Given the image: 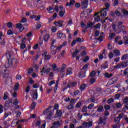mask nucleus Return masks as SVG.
I'll return each instance as SVG.
<instances>
[{"mask_svg":"<svg viewBox=\"0 0 128 128\" xmlns=\"http://www.w3.org/2000/svg\"><path fill=\"white\" fill-rule=\"evenodd\" d=\"M112 29L115 30V32H122V28H124V26H122V22H118V25H113L112 26Z\"/></svg>","mask_w":128,"mask_h":128,"instance_id":"f257e3e1","label":"nucleus"},{"mask_svg":"<svg viewBox=\"0 0 128 128\" xmlns=\"http://www.w3.org/2000/svg\"><path fill=\"white\" fill-rule=\"evenodd\" d=\"M62 48V46H58V47H56L54 46H51L50 51L52 54H56V50H60Z\"/></svg>","mask_w":128,"mask_h":128,"instance_id":"f03ea898","label":"nucleus"},{"mask_svg":"<svg viewBox=\"0 0 128 128\" xmlns=\"http://www.w3.org/2000/svg\"><path fill=\"white\" fill-rule=\"evenodd\" d=\"M98 124H102V126H106V116L100 117Z\"/></svg>","mask_w":128,"mask_h":128,"instance_id":"7ed1b4c3","label":"nucleus"},{"mask_svg":"<svg viewBox=\"0 0 128 128\" xmlns=\"http://www.w3.org/2000/svg\"><path fill=\"white\" fill-rule=\"evenodd\" d=\"M81 4L82 10H84L88 6V0H82Z\"/></svg>","mask_w":128,"mask_h":128,"instance_id":"20e7f679","label":"nucleus"},{"mask_svg":"<svg viewBox=\"0 0 128 128\" xmlns=\"http://www.w3.org/2000/svg\"><path fill=\"white\" fill-rule=\"evenodd\" d=\"M83 128H90L92 126V122L89 121L88 122H84L82 124Z\"/></svg>","mask_w":128,"mask_h":128,"instance_id":"39448f33","label":"nucleus"},{"mask_svg":"<svg viewBox=\"0 0 128 128\" xmlns=\"http://www.w3.org/2000/svg\"><path fill=\"white\" fill-rule=\"evenodd\" d=\"M6 56L8 60H10V58H12V56H13L14 52L12 50L10 51V50H8L6 53Z\"/></svg>","mask_w":128,"mask_h":128,"instance_id":"423d86ee","label":"nucleus"},{"mask_svg":"<svg viewBox=\"0 0 128 128\" xmlns=\"http://www.w3.org/2000/svg\"><path fill=\"white\" fill-rule=\"evenodd\" d=\"M1 72L4 78H8V70H6V68H4V69L2 68L1 70Z\"/></svg>","mask_w":128,"mask_h":128,"instance_id":"0eeeda50","label":"nucleus"},{"mask_svg":"<svg viewBox=\"0 0 128 128\" xmlns=\"http://www.w3.org/2000/svg\"><path fill=\"white\" fill-rule=\"evenodd\" d=\"M42 56L44 57L46 60H50V55L48 54V52L46 51L44 52L42 54Z\"/></svg>","mask_w":128,"mask_h":128,"instance_id":"6e6552de","label":"nucleus"},{"mask_svg":"<svg viewBox=\"0 0 128 128\" xmlns=\"http://www.w3.org/2000/svg\"><path fill=\"white\" fill-rule=\"evenodd\" d=\"M30 94L32 96L34 100H38V92L36 90H33L30 92Z\"/></svg>","mask_w":128,"mask_h":128,"instance_id":"1a4fd4ad","label":"nucleus"},{"mask_svg":"<svg viewBox=\"0 0 128 128\" xmlns=\"http://www.w3.org/2000/svg\"><path fill=\"white\" fill-rule=\"evenodd\" d=\"M106 8H104L100 10V14L102 18H106Z\"/></svg>","mask_w":128,"mask_h":128,"instance_id":"9d476101","label":"nucleus"},{"mask_svg":"<svg viewBox=\"0 0 128 128\" xmlns=\"http://www.w3.org/2000/svg\"><path fill=\"white\" fill-rule=\"evenodd\" d=\"M58 38H60L61 40H64L66 38V34L62 32H57Z\"/></svg>","mask_w":128,"mask_h":128,"instance_id":"9b49d317","label":"nucleus"},{"mask_svg":"<svg viewBox=\"0 0 128 128\" xmlns=\"http://www.w3.org/2000/svg\"><path fill=\"white\" fill-rule=\"evenodd\" d=\"M76 3L75 0H70V2H66V6H68V8H71L72 6L74 4Z\"/></svg>","mask_w":128,"mask_h":128,"instance_id":"f8f14e48","label":"nucleus"},{"mask_svg":"<svg viewBox=\"0 0 128 128\" xmlns=\"http://www.w3.org/2000/svg\"><path fill=\"white\" fill-rule=\"evenodd\" d=\"M52 114H54V110L48 111L46 118L48 120H50L52 118Z\"/></svg>","mask_w":128,"mask_h":128,"instance_id":"ddd939ff","label":"nucleus"},{"mask_svg":"<svg viewBox=\"0 0 128 128\" xmlns=\"http://www.w3.org/2000/svg\"><path fill=\"white\" fill-rule=\"evenodd\" d=\"M16 28H18L20 32H22L24 28V26H22V24L20 23L16 24Z\"/></svg>","mask_w":128,"mask_h":128,"instance_id":"4468645a","label":"nucleus"},{"mask_svg":"<svg viewBox=\"0 0 128 128\" xmlns=\"http://www.w3.org/2000/svg\"><path fill=\"white\" fill-rule=\"evenodd\" d=\"M5 66L6 68H10L12 66V62H10L9 59H8V62H6Z\"/></svg>","mask_w":128,"mask_h":128,"instance_id":"2eb2a0df","label":"nucleus"},{"mask_svg":"<svg viewBox=\"0 0 128 128\" xmlns=\"http://www.w3.org/2000/svg\"><path fill=\"white\" fill-rule=\"evenodd\" d=\"M104 111V106H98L96 110V112H103Z\"/></svg>","mask_w":128,"mask_h":128,"instance_id":"dca6fc26","label":"nucleus"},{"mask_svg":"<svg viewBox=\"0 0 128 128\" xmlns=\"http://www.w3.org/2000/svg\"><path fill=\"white\" fill-rule=\"evenodd\" d=\"M54 24L56 26H62V24H64V22L62 20H60L58 22H55Z\"/></svg>","mask_w":128,"mask_h":128,"instance_id":"f3484780","label":"nucleus"},{"mask_svg":"<svg viewBox=\"0 0 128 128\" xmlns=\"http://www.w3.org/2000/svg\"><path fill=\"white\" fill-rule=\"evenodd\" d=\"M64 14H66V11L64 8H62L59 12V16H61V18H62V16H64Z\"/></svg>","mask_w":128,"mask_h":128,"instance_id":"a211bd4d","label":"nucleus"},{"mask_svg":"<svg viewBox=\"0 0 128 128\" xmlns=\"http://www.w3.org/2000/svg\"><path fill=\"white\" fill-rule=\"evenodd\" d=\"M116 82H118V78H114L110 80L109 83L110 84H116Z\"/></svg>","mask_w":128,"mask_h":128,"instance_id":"6ab92c4d","label":"nucleus"},{"mask_svg":"<svg viewBox=\"0 0 128 128\" xmlns=\"http://www.w3.org/2000/svg\"><path fill=\"white\" fill-rule=\"evenodd\" d=\"M70 74H72V70L71 68H67L66 71V76H70Z\"/></svg>","mask_w":128,"mask_h":128,"instance_id":"aec40b11","label":"nucleus"},{"mask_svg":"<svg viewBox=\"0 0 128 128\" xmlns=\"http://www.w3.org/2000/svg\"><path fill=\"white\" fill-rule=\"evenodd\" d=\"M53 126H54L56 128H60V121L57 120L53 122Z\"/></svg>","mask_w":128,"mask_h":128,"instance_id":"412c9836","label":"nucleus"},{"mask_svg":"<svg viewBox=\"0 0 128 128\" xmlns=\"http://www.w3.org/2000/svg\"><path fill=\"white\" fill-rule=\"evenodd\" d=\"M76 86V82H73L72 83H69L67 85V86L66 87V88H70V86L74 87V86Z\"/></svg>","mask_w":128,"mask_h":128,"instance_id":"4be33fe9","label":"nucleus"},{"mask_svg":"<svg viewBox=\"0 0 128 128\" xmlns=\"http://www.w3.org/2000/svg\"><path fill=\"white\" fill-rule=\"evenodd\" d=\"M102 68L103 70H106V68H108V62H104L101 65Z\"/></svg>","mask_w":128,"mask_h":128,"instance_id":"5701e85b","label":"nucleus"},{"mask_svg":"<svg viewBox=\"0 0 128 128\" xmlns=\"http://www.w3.org/2000/svg\"><path fill=\"white\" fill-rule=\"evenodd\" d=\"M62 114V111L60 110H58L56 114H55V118H60V116H61Z\"/></svg>","mask_w":128,"mask_h":128,"instance_id":"b1692460","label":"nucleus"},{"mask_svg":"<svg viewBox=\"0 0 128 128\" xmlns=\"http://www.w3.org/2000/svg\"><path fill=\"white\" fill-rule=\"evenodd\" d=\"M86 76V72L85 71H81L79 74V78H83Z\"/></svg>","mask_w":128,"mask_h":128,"instance_id":"393cba45","label":"nucleus"},{"mask_svg":"<svg viewBox=\"0 0 128 128\" xmlns=\"http://www.w3.org/2000/svg\"><path fill=\"white\" fill-rule=\"evenodd\" d=\"M12 98L10 99L9 102L6 101L5 102V108H8V104H12Z\"/></svg>","mask_w":128,"mask_h":128,"instance_id":"a878e982","label":"nucleus"},{"mask_svg":"<svg viewBox=\"0 0 128 128\" xmlns=\"http://www.w3.org/2000/svg\"><path fill=\"white\" fill-rule=\"evenodd\" d=\"M58 82H60V80H58L56 82L55 86L54 88V92H56L58 90Z\"/></svg>","mask_w":128,"mask_h":128,"instance_id":"bb28decb","label":"nucleus"},{"mask_svg":"<svg viewBox=\"0 0 128 128\" xmlns=\"http://www.w3.org/2000/svg\"><path fill=\"white\" fill-rule=\"evenodd\" d=\"M52 69H50V68H48L46 69V68H44V67H43V70H44V74H48L50 73V72Z\"/></svg>","mask_w":128,"mask_h":128,"instance_id":"cd10ccee","label":"nucleus"},{"mask_svg":"<svg viewBox=\"0 0 128 128\" xmlns=\"http://www.w3.org/2000/svg\"><path fill=\"white\" fill-rule=\"evenodd\" d=\"M47 10L49 12L50 14H52L54 12V8H52V7L51 6H48L47 8Z\"/></svg>","mask_w":128,"mask_h":128,"instance_id":"c85d7f7f","label":"nucleus"},{"mask_svg":"<svg viewBox=\"0 0 128 128\" xmlns=\"http://www.w3.org/2000/svg\"><path fill=\"white\" fill-rule=\"evenodd\" d=\"M9 60H10V62L12 64V65L16 64L18 62V60L16 58L9 59Z\"/></svg>","mask_w":128,"mask_h":128,"instance_id":"c756f323","label":"nucleus"},{"mask_svg":"<svg viewBox=\"0 0 128 128\" xmlns=\"http://www.w3.org/2000/svg\"><path fill=\"white\" fill-rule=\"evenodd\" d=\"M113 52L115 56H120V52L118 49L114 50Z\"/></svg>","mask_w":128,"mask_h":128,"instance_id":"7c9ffc66","label":"nucleus"},{"mask_svg":"<svg viewBox=\"0 0 128 128\" xmlns=\"http://www.w3.org/2000/svg\"><path fill=\"white\" fill-rule=\"evenodd\" d=\"M128 61H124L122 62H121L122 68H126V66H128Z\"/></svg>","mask_w":128,"mask_h":128,"instance_id":"2f4dec72","label":"nucleus"},{"mask_svg":"<svg viewBox=\"0 0 128 128\" xmlns=\"http://www.w3.org/2000/svg\"><path fill=\"white\" fill-rule=\"evenodd\" d=\"M104 78H110L112 76V74H110L108 72H106L104 74Z\"/></svg>","mask_w":128,"mask_h":128,"instance_id":"473e14b6","label":"nucleus"},{"mask_svg":"<svg viewBox=\"0 0 128 128\" xmlns=\"http://www.w3.org/2000/svg\"><path fill=\"white\" fill-rule=\"evenodd\" d=\"M62 8H64V6H60L59 7L58 6H55V10H56V12H58L59 10H62Z\"/></svg>","mask_w":128,"mask_h":128,"instance_id":"72a5a7b5","label":"nucleus"},{"mask_svg":"<svg viewBox=\"0 0 128 128\" xmlns=\"http://www.w3.org/2000/svg\"><path fill=\"white\" fill-rule=\"evenodd\" d=\"M111 128H120V124H114L111 126Z\"/></svg>","mask_w":128,"mask_h":128,"instance_id":"f704fd0d","label":"nucleus"},{"mask_svg":"<svg viewBox=\"0 0 128 128\" xmlns=\"http://www.w3.org/2000/svg\"><path fill=\"white\" fill-rule=\"evenodd\" d=\"M110 38H114L116 36V34L112 32V30H110V32L109 33Z\"/></svg>","mask_w":128,"mask_h":128,"instance_id":"c9c22d12","label":"nucleus"},{"mask_svg":"<svg viewBox=\"0 0 128 128\" xmlns=\"http://www.w3.org/2000/svg\"><path fill=\"white\" fill-rule=\"evenodd\" d=\"M120 119L118 117H116L114 118V122L116 124H120Z\"/></svg>","mask_w":128,"mask_h":128,"instance_id":"e433bc0d","label":"nucleus"},{"mask_svg":"<svg viewBox=\"0 0 128 128\" xmlns=\"http://www.w3.org/2000/svg\"><path fill=\"white\" fill-rule=\"evenodd\" d=\"M80 89L81 91L84 90L86 89V84H82L80 86Z\"/></svg>","mask_w":128,"mask_h":128,"instance_id":"4c0bfd02","label":"nucleus"},{"mask_svg":"<svg viewBox=\"0 0 128 128\" xmlns=\"http://www.w3.org/2000/svg\"><path fill=\"white\" fill-rule=\"evenodd\" d=\"M44 42H48V39L50 38V35L46 34L44 37Z\"/></svg>","mask_w":128,"mask_h":128,"instance_id":"58836bf2","label":"nucleus"},{"mask_svg":"<svg viewBox=\"0 0 128 128\" xmlns=\"http://www.w3.org/2000/svg\"><path fill=\"white\" fill-rule=\"evenodd\" d=\"M19 86H20V84H18V83H17L16 84V85L14 88V92H16V90H18Z\"/></svg>","mask_w":128,"mask_h":128,"instance_id":"ea45409f","label":"nucleus"},{"mask_svg":"<svg viewBox=\"0 0 128 128\" xmlns=\"http://www.w3.org/2000/svg\"><path fill=\"white\" fill-rule=\"evenodd\" d=\"M0 44L4 46V44H6V40H4V39L2 40V38H0Z\"/></svg>","mask_w":128,"mask_h":128,"instance_id":"a19ab883","label":"nucleus"},{"mask_svg":"<svg viewBox=\"0 0 128 128\" xmlns=\"http://www.w3.org/2000/svg\"><path fill=\"white\" fill-rule=\"evenodd\" d=\"M82 112H88V107L83 106Z\"/></svg>","mask_w":128,"mask_h":128,"instance_id":"79ce46f5","label":"nucleus"},{"mask_svg":"<svg viewBox=\"0 0 128 128\" xmlns=\"http://www.w3.org/2000/svg\"><path fill=\"white\" fill-rule=\"evenodd\" d=\"M8 92H5L4 93V100H8Z\"/></svg>","mask_w":128,"mask_h":128,"instance_id":"37998d69","label":"nucleus"},{"mask_svg":"<svg viewBox=\"0 0 128 128\" xmlns=\"http://www.w3.org/2000/svg\"><path fill=\"white\" fill-rule=\"evenodd\" d=\"M42 22L38 23L36 26V28H34V30L40 29V28H42Z\"/></svg>","mask_w":128,"mask_h":128,"instance_id":"c03bdc74","label":"nucleus"},{"mask_svg":"<svg viewBox=\"0 0 128 128\" xmlns=\"http://www.w3.org/2000/svg\"><path fill=\"white\" fill-rule=\"evenodd\" d=\"M122 100L124 104H128V96L124 97L123 98Z\"/></svg>","mask_w":128,"mask_h":128,"instance_id":"a18cd8bd","label":"nucleus"},{"mask_svg":"<svg viewBox=\"0 0 128 128\" xmlns=\"http://www.w3.org/2000/svg\"><path fill=\"white\" fill-rule=\"evenodd\" d=\"M128 58V54H126L122 56L121 60H126V58Z\"/></svg>","mask_w":128,"mask_h":128,"instance_id":"49530a36","label":"nucleus"},{"mask_svg":"<svg viewBox=\"0 0 128 128\" xmlns=\"http://www.w3.org/2000/svg\"><path fill=\"white\" fill-rule=\"evenodd\" d=\"M94 18H94L95 22H100V16L95 15Z\"/></svg>","mask_w":128,"mask_h":128,"instance_id":"de8ad7c7","label":"nucleus"},{"mask_svg":"<svg viewBox=\"0 0 128 128\" xmlns=\"http://www.w3.org/2000/svg\"><path fill=\"white\" fill-rule=\"evenodd\" d=\"M94 104H90L88 105V110H92V108H94Z\"/></svg>","mask_w":128,"mask_h":128,"instance_id":"09e8293b","label":"nucleus"},{"mask_svg":"<svg viewBox=\"0 0 128 128\" xmlns=\"http://www.w3.org/2000/svg\"><path fill=\"white\" fill-rule=\"evenodd\" d=\"M66 64H63L62 66L61 67V72H64V70L66 69Z\"/></svg>","mask_w":128,"mask_h":128,"instance_id":"8fccbe9b","label":"nucleus"},{"mask_svg":"<svg viewBox=\"0 0 128 128\" xmlns=\"http://www.w3.org/2000/svg\"><path fill=\"white\" fill-rule=\"evenodd\" d=\"M79 52H78V50H76L74 52H73L72 57L74 58L75 56H76L78 55V54Z\"/></svg>","mask_w":128,"mask_h":128,"instance_id":"3c124183","label":"nucleus"},{"mask_svg":"<svg viewBox=\"0 0 128 128\" xmlns=\"http://www.w3.org/2000/svg\"><path fill=\"white\" fill-rule=\"evenodd\" d=\"M52 68L54 70H58V66L56 64H53L52 65Z\"/></svg>","mask_w":128,"mask_h":128,"instance_id":"603ef678","label":"nucleus"},{"mask_svg":"<svg viewBox=\"0 0 128 128\" xmlns=\"http://www.w3.org/2000/svg\"><path fill=\"white\" fill-rule=\"evenodd\" d=\"M52 92V88H47L46 90V92H47L48 94H50Z\"/></svg>","mask_w":128,"mask_h":128,"instance_id":"864d4df0","label":"nucleus"},{"mask_svg":"<svg viewBox=\"0 0 128 128\" xmlns=\"http://www.w3.org/2000/svg\"><path fill=\"white\" fill-rule=\"evenodd\" d=\"M12 114V112H6L4 113V116L5 118H8V116H10V114Z\"/></svg>","mask_w":128,"mask_h":128,"instance_id":"5fc2aeb1","label":"nucleus"},{"mask_svg":"<svg viewBox=\"0 0 128 128\" xmlns=\"http://www.w3.org/2000/svg\"><path fill=\"white\" fill-rule=\"evenodd\" d=\"M51 30H52V32H56V30L58 29L56 28V26H54L52 28Z\"/></svg>","mask_w":128,"mask_h":128,"instance_id":"6e6d98bb","label":"nucleus"},{"mask_svg":"<svg viewBox=\"0 0 128 128\" xmlns=\"http://www.w3.org/2000/svg\"><path fill=\"white\" fill-rule=\"evenodd\" d=\"M18 104V98H16L15 100L13 102V104H14V106H16V104Z\"/></svg>","mask_w":128,"mask_h":128,"instance_id":"4d7b16f0","label":"nucleus"},{"mask_svg":"<svg viewBox=\"0 0 128 128\" xmlns=\"http://www.w3.org/2000/svg\"><path fill=\"white\" fill-rule=\"evenodd\" d=\"M98 40H99V42H102V40H104V36H102V34H100V36H99Z\"/></svg>","mask_w":128,"mask_h":128,"instance_id":"13d9d810","label":"nucleus"},{"mask_svg":"<svg viewBox=\"0 0 128 128\" xmlns=\"http://www.w3.org/2000/svg\"><path fill=\"white\" fill-rule=\"evenodd\" d=\"M116 68L117 69L122 68V63H118L117 65H116Z\"/></svg>","mask_w":128,"mask_h":128,"instance_id":"bf43d9fd","label":"nucleus"},{"mask_svg":"<svg viewBox=\"0 0 128 128\" xmlns=\"http://www.w3.org/2000/svg\"><path fill=\"white\" fill-rule=\"evenodd\" d=\"M80 106H82V102H78L76 104V107L79 108H80Z\"/></svg>","mask_w":128,"mask_h":128,"instance_id":"052dcab7","label":"nucleus"},{"mask_svg":"<svg viewBox=\"0 0 128 128\" xmlns=\"http://www.w3.org/2000/svg\"><path fill=\"white\" fill-rule=\"evenodd\" d=\"M115 106L118 108H120L122 106V104L120 103H116Z\"/></svg>","mask_w":128,"mask_h":128,"instance_id":"680f3d73","label":"nucleus"},{"mask_svg":"<svg viewBox=\"0 0 128 128\" xmlns=\"http://www.w3.org/2000/svg\"><path fill=\"white\" fill-rule=\"evenodd\" d=\"M88 60H90V58L88 56H86L83 60V62H88Z\"/></svg>","mask_w":128,"mask_h":128,"instance_id":"e2e57ef3","label":"nucleus"},{"mask_svg":"<svg viewBox=\"0 0 128 128\" xmlns=\"http://www.w3.org/2000/svg\"><path fill=\"white\" fill-rule=\"evenodd\" d=\"M68 110H72L74 108V104H70V105L68 106Z\"/></svg>","mask_w":128,"mask_h":128,"instance_id":"0e129e2a","label":"nucleus"},{"mask_svg":"<svg viewBox=\"0 0 128 128\" xmlns=\"http://www.w3.org/2000/svg\"><path fill=\"white\" fill-rule=\"evenodd\" d=\"M96 71H92V72H90V76L94 77L96 76Z\"/></svg>","mask_w":128,"mask_h":128,"instance_id":"69168bd1","label":"nucleus"},{"mask_svg":"<svg viewBox=\"0 0 128 128\" xmlns=\"http://www.w3.org/2000/svg\"><path fill=\"white\" fill-rule=\"evenodd\" d=\"M95 28H100V24H96L94 26Z\"/></svg>","mask_w":128,"mask_h":128,"instance_id":"338daca9","label":"nucleus"},{"mask_svg":"<svg viewBox=\"0 0 128 128\" xmlns=\"http://www.w3.org/2000/svg\"><path fill=\"white\" fill-rule=\"evenodd\" d=\"M76 42H82V38H76V40H75Z\"/></svg>","mask_w":128,"mask_h":128,"instance_id":"774afa93","label":"nucleus"}]
</instances>
